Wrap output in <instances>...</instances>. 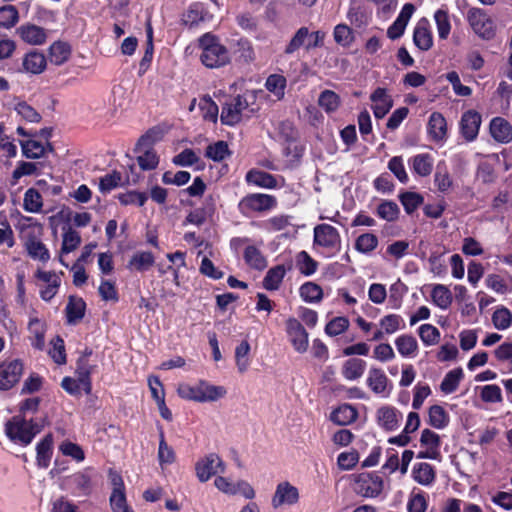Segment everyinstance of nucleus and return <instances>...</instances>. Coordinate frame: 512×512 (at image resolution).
I'll use <instances>...</instances> for the list:
<instances>
[{
  "label": "nucleus",
  "instance_id": "nucleus-43",
  "mask_svg": "<svg viewBox=\"0 0 512 512\" xmlns=\"http://www.w3.org/2000/svg\"><path fill=\"white\" fill-rule=\"evenodd\" d=\"M428 416L429 424L436 429H443L449 424V415L440 405H432Z\"/></svg>",
  "mask_w": 512,
  "mask_h": 512
},
{
  "label": "nucleus",
  "instance_id": "nucleus-35",
  "mask_svg": "<svg viewBox=\"0 0 512 512\" xmlns=\"http://www.w3.org/2000/svg\"><path fill=\"white\" fill-rule=\"evenodd\" d=\"M71 55V48L69 44L62 42V41H56L49 47V60L54 65H62L68 59Z\"/></svg>",
  "mask_w": 512,
  "mask_h": 512
},
{
  "label": "nucleus",
  "instance_id": "nucleus-20",
  "mask_svg": "<svg viewBox=\"0 0 512 512\" xmlns=\"http://www.w3.org/2000/svg\"><path fill=\"white\" fill-rule=\"evenodd\" d=\"M22 41L29 45H42L46 42L47 33L42 27L34 24H23L17 29Z\"/></svg>",
  "mask_w": 512,
  "mask_h": 512
},
{
  "label": "nucleus",
  "instance_id": "nucleus-17",
  "mask_svg": "<svg viewBox=\"0 0 512 512\" xmlns=\"http://www.w3.org/2000/svg\"><path fill=\"white\" fill-rule=\"evenodd\" d=\"M413 43L421 51H428L433 46L430 22L423 17L418 20L413 31Z\"/></svg>",
  "mask_w": 512,
  "mask_h": 512
},
{
  "label": "nucleus",
  "instance_id": "nucleus-15",
  "mask_svg": "<svg viewBox=\"0 0 512 512\" xmlns=\"http://www.w3.org/2000/svg\"><path fill=\"white\" fill-rule=\"evenodd\" d=\"M414 12L415 6L413 4H404L395 21L388 27L387 37L391 40H396L403 36Z\"/></svg>",
  "mask_w": 512,
  "mask_h": 512
},
{
  "label": "nucleus",
  "instance_id": "nucleus-60",
  "mask_svg": "<svg viewBox=\"0 0 512 512\" xmlns=\"http://www.w3.org/2000/svg\"><path fill=\"white\" fill-rule=\"evenodd\" d=\"M388 169L403 184L409 181L402 156H394L388 162Z\"/></svg>",
  "mask_w": 512,
  "mask_h": 512
},
{
  "label": "nucleus",
  "instance_id": "nucleus-39",
  "mask_svg": "<svg viewBox=\"0 0 512 512\" xmlns=\"http://www.w3.org/2000/svg\"><path fill=\"white\" fill-rule=\"evenodd\" d=\"M293 216L278 214L272 216L263 222V228L269 233H275L286 230L292 225Z\"/></svg>",
  "mask_w": 512,
  "mask_h": 512
},
{
  "label": "nucleus",
  "instance_id": "nucleus-1",
  "mask_svg": "<svg viewBox=\"0 0 512 512\" xmlns=\"http://www.w3.org/2000/svg\"><path fill=\"white\" fill-rule=\"evenodd\" d=\"M200 60L210 69L220 68L230 62L228 49L213 35L207 33L199 39Z\"/></svg>",
  "mask_w": 512,
  "mask_h": 512
},
{
  "label": "nucleus",
  "instance_id": "nucleus-3",
  "mask_svg": "<svg viewBox=\"0 0 512 512\" xmlns=\"http://www.w3.org/2000/svg\"><path fill=\"white\" fill-rule=\"evenodd\" d=\"M41 428L32 419L26 420L23 416L16 415L6 422L5 434L13 443L27 446L41 431Z\"/></svg>",
  "mask_w": 512,
  "mask_h": 512
},
{
  "label": "nucleus",
  "instance_id": "nucleus-51",
  "mask_svg": "<svg viewBox=\"0 0 512 512\" xmlns=\"http://www.w3.org/2000/svg\"><path fill=\"white\" fill-rule=\"evenodd\" d=\"M245 262L252 268L262 270L266 267V259L255 246H248L244 251Z\"/></svg>",
  "mask_w": 512,
  "mask_h": 512
},
{
  "label": "nucleus",
  "instance_id": "nucleus-25",
  "mask_svg": "<svg viewBox=\"0 0 512 512\" xmlns=\"http://www.w3.org/2000/svg\"><path fill=\"white\" fill-rule=\"evenodd\" d=\"M366 366L367 363L365 360L360 358H350L343 363L341 373L345 379L354 381L363 376Z\"/></svg>",
  "mask_w": 512,
  "mask_h": 512
},
{
  "label": "nucleus",
  "instance_id": "nucleus-54",
  "mask_svg": "<svg viewBox=\"0 0 512 512\" xmlns=\"http://www.w3.org/2000/svg\"><path fill=\"white\" fill-rule=\"evenodd\" d=\"M418 334L425 346L435 345L440 340V331L431 324H422L418 328Z\"/></svg>",
  "mask_w": 512,
  "mask_h": 512
},
{
  "label": "nucleus",
  "instance_id": "nucleus-52",
  "mask_svg": "<svg viewBox=\"0 0 512 512\" xmlns=\"http://www.w3.org/2000/svg\"><path fill=\"white\" fill-rule=\"evenodd\" d=\"M318 104L327 113H332L339 108L340 97L332 90H324L319 96Z\"/></svg>",
  "mask_w": 512,
  "mask_h": 512
},
{
  "label": "nucleus",
  "instance_id": "nucleus-31",
  "mask_svg": "<svg viewBox=\"0 0 512 512\" xmlns=\"http://www.w3.org/2000/svg\"><path fill=\"white\" fill-rule=\"evenodd\" d=\"M30 332L31 344L34 348L42 350L45 345V332L46 327L44 322L38 318H31L28 324Z\"/></svg>",
  "mask_w": 512,
  "mask_h": 512
},
{
  "label": "nucleus",
  "instance_id": "nucleus-41",
  "mask_svg": "<svg viewBox=\"0 0 512 512\" xmlns=\"http://www.w3.org/2000/svg\"><path fill=\"white\" fill-rule=\"evenodd\" d=\"M43 206V199L41 194L35 188L26 190L23 199V208L30 213H39Z\"/></svg>",
  "mask_w": 512,
  "mask_h": 512
},
{
  "label": "nucleus",
  "instance_id": "nucleus-45",
  "mask_svg": "<svg viewBox=\"0 0 512 512\" xmlns=\"http://www.w3.org/2000/svg\"><path fill=\"white\" fill-rule=\"evenodd\" d=\"M379 325L388 335L405 328L404 319L398 314H388L382 317L379 321Z\"/></svg>",
  "mask_w": 512,
  "mask_h": 512
},
{
  "label": "nucleus",
  "instance_id": "nucleus-8",
  "mask_svg": "<svg viewBox=\"0 0 512 512\" xmlns=\"http://www.w3.org/2000/svg\"><path fill=\"white\" fill-rule=\"evenodd\" d=\"M383 488L382 479L372 473H361L356 476L353 490L356 494L365 498L377 497Z\"/></svg>",
  "mask_w": 512,
  "mask_h": 512
},
{
  "label": "nucleus",
  "instance_id": "nucleus-6",
  "mask_svg": "<svg viewBox=\"0 0 512 512\" xmlns=\"http://www.w3.org/2000/svg\"><path fill=\"white\" fill-rule=\"evenodd\" d=\"M313 244L320 247L328 256H334L341 249L339 231L330 224H319L313 230Z\"/></svg>",
  "mask_w": 512,
  "mask_h": 512
},
{
  "label": "nucleus",
  "instance_id": "nucleus-5",
  "mask_svg": "<svg viewBox=\"0 0 512 512\" xmlns=\"http://www.w3.org/2000/svg\"><path fill=\"white\" fill-rule=\"evenodd\" d=\"M278 205L273 195L264 193H251L244 196L238 203L239 212L246 217L262 214L275 209Z\"/></svg>",
  "mask_w": 512,
  "mask_h": 512
},
{
  "label": "nucleus",
  "instance_id": "nucleus-12",
  "mask_svg": "<svg viewBox=\"0 0 512 512\" xmlns=\"http://www.w3.org/2000/svg\"><path fill=\"white\" fill-rule=\"evenodd\" d=\"M286 332L294 349L304 353L308 349V333L303 325L295 318L286 321Z\"/></svg>",
  "mask_w": 512,
  "mask_h": 512
},
{
  "label": "nucleus",
  "instance_id": "nucleus-57",
  "mask_svg": "<svg viewBox=\"0 0 512 512\" xmlns=\"http://www.w3.org/2000/svg\"><path fill=\"white\" fill-rule=\"evenodd\" d=\"M22 153L26 158L37 159L44 155V145L35 140H27L20 142Z\"/></svg>",
  "mask_w": 512,
  "mask_h": 512
},
{
  "label": "nucleus",
  "instance_id": "nucleus-64",
  "mask_svg": "<svg viewBox=\"0 0 512 512\" xmlns=\"http://www.w3.org/2000/svg\"><path fill=\"white\" fill-rule=\"evenodd\" d=\"M427 500L423 492L412 493L407 502L408 512H426Z\"/></svg>",
  "mask_w": 512,
  "mask_h": 512
},
{
  "label": "nucleus",
  "instance_id": "nucleus-11",
  "mask_svg": "<svg viewBox=\"0 0 512 512\" xmlns=\"http://www.w3.org/2000/svg\"><path fill=\"white\" fill-rule=\"evenodd\" d=\"M468 22L473 31L484 39H490L494 35L492 20L480 9H470Z\"/></svg>",
  "mask_w": 512,
  "mask_h": 512
},
{
  "label": "nucleus",
  "instance_id": "nucleus-27",
  "mask_svg": "<svg viewBox=\"0 0 512 512\" xmlns=\"http://www.w3.org/2000/svg\"><path fill=\"white\" fill-rule=\"evenodd\" d=\"M53 449V436L47 434L36 446V461L40 468H47L50 464Z\"/></svg>",
  "mask_w": 512,
  "mask_h": 512
},
{
  "label": "nucleus",
  "instance_id": "nucleus-7",
  "mask_svg": "<svg viewBox=\"0 0 512 512\" xmlns=\"http://www.w3.org/2000/svg\"><path fill=\"white\" fill-rule=\"evenodd\" d=\"M156 134L155 131L150 130L138 140L136 146V151L139 153L137 162L143 170L155 169L159 163L156 152L151 148L156 140Z\"/></svg>",
  "mask_w": 512,
  "mask_h": 512
},
{
  "label": "nucleus",
  "instance_id": "nucleus-14",
  "mask_svg": "<svg viewBox=\"0 0 512 512\" xmlns=\"http://www.w3.org/2000/svg\"><path fill=\"white\" fill-rule=\"evenodd\" d=\"M366 384L373 393L383 398H387L389 396L392 387L384 371L375 367L370 368Z\"/></svg>",
  "mask_w": 512,
  "mask_h": 512
},
{
  "label": "nucleus",
  "instance_id": "nucleus-34",
  "mask_svg": "<svg viewBox=\"0 0 512 512\" xmlns=\"http://www.w3.org/2000/svg\"><path fill=\"white\" fill-rule=\"evenodd\" d=\"M286 272L287 269L284 265H276L270 268L263 279V287L270 291L277 290L280 287Z\"/></svg>",
  "mask_w": 512,
  "mask_h": 512
},
{
  "label": "nucleus",
  "instance_id": "nucleus-59",
  "mask_svg": "<svg viewBox=\"0 0 512 512\" xmlns=\"http://www.w3.org/2000/svg\"><path fill=\"white\" fill-rule=\"evenodd\" d=\"M399 207L398 205L393 201H383L378 207H377V215L386 221H394L398 218L399 215Z\"/></svg>",
  "mask_w": 512,
  "mask_h": 512
},
{
  "label": "nucleus",
  "instance_id": "nucleus-61",
  "mask_svg": "<svg viewBox=\"0 0 512 512\" xmlns=\"http://www.w3.org/2000/svg\"><path fill=\"white\" fill-rule=\"evenodd\" d=\"M399 198L408 214L413 213L423 202V197L416 192H404Z\"/></svg>",
  "mask_w": 512,
  "mask_h": 512
},
{
  "label": "nucleus",
  "instance_id": "nucleus-28",
  "mask_svg": "<svg viewBox=\"0 0 512 512\" xmlns=\"http://www.w3.org/2000/svg\"><path fill=\"white\" fill-rule=\"evenodd\" d=\"M246 181L248 184L266 189H273L277 187L276 178L272 174L262 170H250L246 174Z\"/></svg>",
  "mask_w": 512,
  "mask_h": 512
},
{
  "label": "nucleus",
  "instance_id": "nucleus-40",
  "mask_svg": "<svg viewBox=\"0 0 512 512\" xmlns=\"http://www.w3.org/2000/svg\"><path fill=\"white\" fill-rule=\"evenodd\" d=\"M434 21L438 32V37L442 40L448 38L451 32L450 16L447 9L440 8L434 13Z\"/></svg>",
  "mask_w": 512,
  "mask_h": 512
},
{
  "label": "nucleus",
  "instance_id": "nucleus-29",
  "mask_svg": "<svg viewBox=\"0 0 512 512\" xmlns=\"http://www.w3.org/2000/svg\"><path fill=\"white\" fill-rule=\"evenodd\" d=\"M412 477L420 485L429 486L435 481V470L429 463H416L412 469Z\"/></svg>",
  "mask_w": 512,
  "mask_h": 512
},
{
  "label": "nucleus",
  "instance_id": "nucleus-23",
  "mask_svg": "<svg viewBox=\"0 0 512 512\" xmlns=\"http://www.w3.org/2000/svg\"><path fill=\"white\" fill-rule=\"evenodd\" d=\"M490 133L493 139L499 143L512 141V126L502 117H495L491 120Z\"/></svg>",
  "mask_w": 512,
  "mask_h": 512
},
{
  "label": "nucleus",
  "instance_id": "nucleus-19",
  "mask_svg": "<svg viewBox=\"0 0 512 512\" xmlns=\"http://www.w3.org/2000/svg\"><path fill=\"white\" fill-rule=\"evenodd\" d=\"M378 425L386 431H394L399 427L402 413L392 406H382L376 412Z\"/></svg>",
  "mask_w": 512,
  "mask_h": 512
},
{
  "label": "nucleus",
  "instance_id": "nucleus-22",
  "mask_svg": "<svg viewBox=\"0 0 512 512\" xmlns=\"http://www.w3.org/2000/svg\"><path fill=\"white\" fill-rule=\"evenodd\" d=\"M408 165L415 175L427 177L433 170L434 158L429 153H420L409 158Z\"/></svg>",
  "mask_w": 512,
  "mask_h": 512
},
{
  "label": "nucleus",
  "instance_id": "nucleus-56",
  "mask_svg": "<svg viewBox=\"0 0 512 512\" xmlns=\"http://www.w3.org/2000/svg\"><path fill=\"white\" fill-rule=\"evenodd\" d=\"M249 352L250 344L246 340L242 341L235 349L236 365L240 373H244L249 367Z\"/></svg>",
  "mask_w": 512,
  "mask_h": 512
},
{
  "label": "nucleus",
  "instance_id": "nucleus-9",
  "mask_svg": "<svg viewBox=\"0 0 512 512\" xmlns=\"http://www.w3.org/2000/svg\"><path fill=\"white\" fill-rule=\"evenodd\" d=\"M196 476L200 482H207L212 476L225 472V464L216 453H210L197 461Z\"/></svg>",
  "mask_w": 512,
  "mask_h": 512
},
{
  "label": "nucleus",
  "instance_id": "nucleus-63",
  "mask_svg": "<svg viewBox=\"0 0 512 512\" xmlns=\"http://www.w3.org/2000/svg\"><path fill=\"white\" fill-rule=\"evenodd\" d=\"M349 327V320L344 316L335 317L325 327V333L329 336H338L344 333Z\"/></svg>",
  "mask_w": 512,
  "mask_h": 512
},
{
  "label": "nucleus",
  "instance_id": "nucleus-4",
  "mask_svg": "<svg viewBox=\"0 0 512 512\" xmlns=\"http://www.w3.org/2000/svg\"><path fill=\"white\" fill-rule=\"evenodd\" d=\"M178 395L186 400L200 403L214 402L223 398L227 390L223 386H216L207 381H200L196 385L181 384L177 389Z\"/></svg>",
  "mask_w": 512,
  "mask_h": 512
},
{
  "label": "nucleus",
  "instance_id": "nucleus-2",
  "mask_svg": "<svg viewBox=\"0 0 512 512\" xmlns=\"http://www.w3.org/2000/svg\"><path fill=\"white\" fill-rule=\"evenodd\" d=\"M254 99L255 97L252 93H244L243 95H237L226 101L222 106L220 115L221 122L224 125L234 126L244 118H250L254 112L250 104Z\"/></svg>",
  "mask_w": 512,
  "mask_h": 512
},
{
  "label": "nucleus",
  "instance_id": "nucleus-42",
  "mask_svg": "<svg viewBox=\"0 0 512 512\" xmlns=\"http://www.w3.org/2000/svg\"><path fill=\"white\" fill-rule=\"evenodd\" d=\"M378 238L373 233H363L355 240V249L361 254H370L378 246Z\"/></svg>",
  "mask_w": 512,
  "mask_h": 512
},
{
  "label": "nucleus",
  "instance_id": "nucleus-18",
  "mask_svg": "<svg viewBox=\"0 0 512 512\" xmlns=\"http://www.w3.org/2000/svg\"><path fill=\"white\" fill-rule=\"evenodd\" d=\"M370 100L373 103L372 110L375 118L382 119L393 107L392 97L387 93L385 88L378 87L370 95Z\"/></svg>",
  "mask_w": 512,
  "mask_h": 512
},
{
  "label": "nucleus",
  "instance_id": "nucleus-44",
  "mask_svg": "<svg viewBox=\"0 0 512 512\" xmlns=\"http://www.w3.org/2000/svg\"><path fill=\"white\" fill-rule=\"evenodd\" d=\"M309 41V30L307 27H300L293 37L291 38L290 42L286 46L284 52L287 55L294 54L297 50H299L301 47L305 48V45Z\"/></svg>",
  "mask_w": 512,
  "mask_h": 512
},
{
  "label": "nucleus",
  "instance_id": "nucleus-38",
  "mask_svg": "<svg viewBox=\"0 0 512 512\" xmlns=\"http://www.w3.org/2000/svg\"><path fill=\"white\" fill-rule=\"evenodd\" d=\"M464 377L463 370L461 368H455L450 370L443 378L440 389L444 394H451L455 392Z\"/></svg>",
  "mask_w": 512,
  "mask_h": 512
},
{
  "label": "nucleus",
  "instance_id": "nucleus-49",
  "mask_svg": "<svg viewBox=\"0 0 512 512\" xmlns=\"http://www.w3.org/2000/svg\"><path fill=\"white\" fill-rule=\"evenodd\" d=\"M286 83V78L283 75L272 74L267 78L265 87L269 92L273 93L277 99H282L285 94Z\"/></svg>",
  "mask_w": 512,
  "mask_h": 512
},
{
  "label": "nucleus",
  "instance_id": "nucleus-36",
  "mask_svg": "<svg viewBox=\"0 0 512 512\" xmlns=\"http://www.w3.org/2000/svg\"><path fill=\"white\" fill-rule=\"evenodd\" d=\"M25 247L28 255L33 260H38L40 262L46 263L50 259V253L47 247L43 242L36 238L28 239L25 243Z\"/></svg>",
  "mask_w": 512,
  "mask_h": 512
},
{
  "label": "nucleus",
  "instance_id": "nucleus-13",
  "mask_svg": "<svg viewBox=\"0 0 512 512\" xmlns=\"http://www.w3.org/2000/svg\"><path fill=\"white\" fill-rule=\"evenodd\" d=\"M299 501V490L288 481L279 483L276 486L272 497V506L279 508L283 505H294Z\"/></svg>",
  "mask_w": 512,
  "mask_h": 512
},
{
  "label": "nucleus",
  "instance_id": "nucleus-46",
  "mask_svg": "<svg viewBox=\"0 0 512 512\" xmlns=\"http://www.w3.org/2000/svg\"><path fill=\"white\" fill-rule=\"evenodd\" d=\"M296 266L302 274L310 276L316 272L318 263L306 251H301L296 255Z\"/></svg>",
  "mask_w": 512,
  "mask_h": 512
},
{
  "label": "nucleus",
  "instance_id": "nucleus-24",
  "mask_svg": "<svg viewBox=\"0 0 512 512\" xmlns=\"http://www.w3.org/2000/svg\"><path fill=\"white\" fill-rule=\"evenodd\" d=\"M47 65L45 55L37 50H32L25 54L22 62L23 70L30 74H41Z\"/></svg>",
  "mask_w": 512,
  "mask_h": 512
},
{
  "label": "nucleus",
  "instance_id": "nucleus-50",
  "mask_svg": "<svg viewBox=\"0 0 512 512\" xmlns=\"http://www.w3.org/2000/svg\"><path fill=\"white\" fill-rule=\"evenodd\" d=\"M198 106L205 120L213 123L217 121L219 109L211 97L204 96L200 98Z\"/></svg>",
  "mask_w": 512,
  "mask_h": 512
},
{
  "label": "nucleus",
  "instance_id": "nucleus-62",
  "mask_svg": "<svg viewBox=\"0 0 512 512\" xmlns=\"http://www.w3.org/2000/svg\"><path fill=\"white\" fill-rule=\"evenodd\" d=\"M71 483L78 495H87L91 491V478L85 473L74 474Z\"/></svg>",
  "mask_w": 512,
  "mask_h": 512
},
{
  "label": "nucleus",
  "instance_id": "nucleus-30",
  "mask_svg": "<svg viewBox=\"0 0 512 512\" xmlns=\"http://www.w3.org/2000/svg\"><path fill=\"white\" fill-rule=\"evenodd\" d=\"M395 346L402 357L413 358L418 353V342L409 334L400 335L395 339Z\"/></svg>",
  "mask_w": 512,
  "mask_h": 512
},
{
  "label": "nucleus",
  "instance_id": "nucleus-26",
  "mask_svg": "<svg viewBox=\"0 0 512 512\" xmlns=\"http://www.w3.org/2000/svg\"><path fill=\"white\" fill-rule=\"evenodd\" d=\"M358 412L356 408L350 404H342L331 413L330 419L333 423L346 426L357 419Z\"/></svg>",
  "mask_w": 512,
  "mask_h": 512
},
{
  "label": "nucleus",
  "instance_id": "nucleus-48",
  "mask_svg": "<svg viewBox=\"0 0 512 512\" xmlns=\"http://www.w3.org/2000/svg\"><path fill=\"white\" fill-rule=\"evenodd\" d=\"M333 38L338 45L347 48L353 43L354 34L352 29L346 24H338L334 27Z\"/></svg>",
  "mask_w": 512,
  "mask_h": 512
},
{
  "label": "nucleus",
  "instance_id": "nucleus-21",
  "mask_svg": "<svg viewBox=\"0 0 512 512\" xmlns=\"http://www.w3.org/2000/svg\"><path fill=\"white\" fill-rule=\"evenodd\" d=\"M427 131L434 142H442L447 137V123L439 112H433L428 120Z\"/></svg>",
  "mask_w": 512,
  "mask_h": 512
},
{
  "label": "nucleus",
  "instance_id": "nucleus-55",
  "mask_svg": "<svg viewBox=\"0 0 512 512\" xmlns=\"http://www.w3.org/2000/svg\"><path fill=\"white\" fill-rule=\"evenodd\" d=\"M19 21V12L13 5H5L0 8V27L12 28Z\"/></svg>",
  "mask_w": 512,
  "mask_h": 512
},
{
  "label": "nucleus",
  "instance_id": "nucleus-53",
  "mask_svg": "<svg viewBox=\"0 0 512 512\" xmlns=\"http://www.w3.org/2000/svg\"><path fill=\"white\" fill-rule=\"evenodd\" d=\"M176 455L171 446L167 444L164 438V433L161 431L160 433V441L158 448V461L161 467L165 465H170L175 462Z\"/></svg>",
  "mask_w": 512,
  "mask_h": 512
},
{
  "label": "nucleus",
  "instance_id": "nucleus-32",
  "mask_svg": "<svg viewBox=\"0 0 512 512\" xmlns=\"http://www.w3.org/2000/svg\"><path fill=\"white\" fill-rule=\"evenodd\" d=\"M86 304L82 298L70 296L66 306V317L68 324H76L85 314Z\"/></svg>",
  "mask_w": 512,
  "mask_h": 512
},
{
  "label": "nucleus",
  "instance_id": "nucleus-33",
  "mask_svg": "<svg viewBox=\"0 0 512 512\" xmlns=\"http://www.w3.org/2000/svg\"><path fill=\"white\" fill-rule=\"evenodd\" d=\"M431 298L434 305L442 310L450 307L453 296L449 288L443 284H435L431 291Z\"/></svg>",
  "mask_w": 512,
  "mask_h": 512
},
{
  "label": "nucleus",
  "instance_id": "nucleus-10",
  "mask_svg": "<svg viewBox=\"0 0 512 512\" xmlns=\"http://www.w3.org/2000/svg\"><path fill=\"white\" fill-rule=\"evenodd\" d=\"M23 374V364L19 360H12L0 364V390L11 389L19 382Z\"/></svg>",
  "mask_w": 512,
  "mask_h": 512
},
{
  "label": "nucleus",
  "instance_id": "nucleus-58",
  "mask_svg": "<svg viewBox=\"0 0 512 512\" xmlns=\"http://www.w3.org/2000/svg\"><path fill=\"white\" fill-rule=\"evenodd\" d=\"M492 322L496 329L505 330L512 324V313L505 307L498 308L492 315Z\"/></svg>",
  "mask_w": 512,
  "mask_h": 512
},
{
  "label": "nucleus",
  "instance_id": "nucleus-16",
  "mask_svg": "<svg viewBox=\"0 0 512 512\" xmlns=\"http://www.w3.org/2000/svg\"><path fill=\"white\" fill-rule=\"evenodd\" d=\"M481 125V115L475 110H468L462 114L460 131L462 136L471 142L476 139Z\"/></svg>",
  "mask_w": 512,
  "mask_h": 512
},
{
  "label": "nucleus",
  "instance_id": "nucleus-47",
  "mask_svg": "<svg viewBox=\"0 0 512 512\" xmlns=\"http://www.w3.org/2000/svg\"><path fill=\"white\" fill-rule=\"evenodd\" d=\"M299 293L301 298L307 303L319 302L323 296L322 288L313 282L304 283L300 287Z\"/></svg>",
  "mask_w": 512,
  "mask_h": 512
},
{
  "label": "nucleus",
  "instance_id": "nucleus-37",
  "mask_svg": "<svg viewBox=\"0 0 512 512\" xmlns=\"http://www.w3.org/2000/svg\"><path fill=\"white\" fill-rule=\"evenodd\" d=\"M154 262L155 258L151 252L140 251L133 254L128 263V268L130 270L143 272L153 266Z\"/></svg>",
  "mask_w": 512,
  "mask_h": 512
}]
</instances>
